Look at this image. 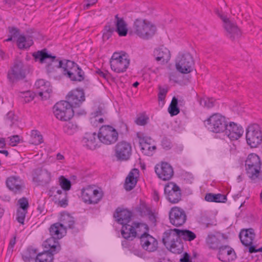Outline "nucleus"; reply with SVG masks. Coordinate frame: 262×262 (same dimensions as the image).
Returning <instances> with one entry per match:
<instances>
[{
    "instance_id": "obj_1",
    "label": "nucleus",
    "mask_w": 262,
    "mask_h": 262,
    "mask_svg": "<svg viewBox=\"0 0 262 262\" xmlns=\"http://www.w3.org/2000/svg\"><path fill=\"white\" fill-rule=\"evenodd\" d=\"M246 173L253 183L262 181L261 162L259 157L256 154H249L245 161Z\"/></svg>"
},
{
    "instance_id": "obj_2",
    "label": "nucleus",
    "mask_w": 262,
    "mask_h": 262,
    "mask_svg": "<svg viewBox=\"0 0 262 262\" xmlns=\"http://www.w3.org/2000/svg\"><path fill=\"white\" fill-rule=\"evenodd\" d=\"M63 75L73 81H82L84 79V72L75 62L66 60L62 71Z\"/></svg>"
},
{
    "instance_id": "obj_3",
    "label": "nucleus",
    "mask_w": 262,
    "mask_h": 262,
    "mask_svg": "<svg viewBox=\"0 0 262 262\" xmlns=\"http://www.w3.org/2000/svg\"><path fill=\"white\" fill-rule=\"evenodd\" d=\"M53 109L54 115L61 121L70 120L75 114V111L71 107V104L66 100L57 102L54 105Z\"/></svg>"
},
{
    "instance_id": "obj_4",
    "label": "nucleus",
    "mask_w": 262,
    "mask_h": 262,
    "mask_svg": "<svg viewBox=\"0 0 262 262\" xmlns=\"http://www.w3.org/2000/svg\"><path fill=\"white\" fill-rule=\"evenodd\" d=\"M32 56L35 61H39L41 63L49 62L57 69L61 68L63 70L64 61L57 58L56 56L52 55L46 48L34 52Z\"/></svg>"
},
{
    "instance_id": "obj_5",
    "label": "nucleus",
    "mask_w": 262,
    "mask_h": 262,
    "mask_svg": "<svg viewBox=\"0 0 262 262\" xmlns=\"http://www.w3.org/2000/svg\"><path fill=\"white\" fill-rule=\"evenodd\" d=\"M206 127L213 133L224 132L228 124L225 117L219 113L210 116L204 121Z\"/></svg>"
},
{
    "instance_id": "obj_6",
    "label": "nucleus",
    "mask_w": 262,
    "mask_h": 262,
    "mask_svg": "<svg viewBox=\"0 0 262 262\" xmlns=\"http://www.w3.org/2000/svg\"><path fill=\"white\" fill-rule=\"evenodd\" d=\"M111 68L116 73H123L128 68L130 60L125 52H115L110 59Z\"/></svg>"
},
{
    "instance_id": "obj_7",
    "label": "nucleus",
    "mask_w": 262,
    "mask_h": 262,
    "mask_svg": "<svg viewBox=\"0 0 262 262\" xmlns=\"http://www.w3.org/2000/svg\"><path fill=\"white\" fill-rule=\"evenodd\" d=\"M246 139L251 148L257 147L262 142V133L260 126L257 124L249 125L246 129Z\"/></svg>"
},
{
    "instance_id": "obj_8",
    "label": "nucleus",
    "mask_w": 262,
    "mask_h": 262,
    "mask_svg": "<svg viewBox=\"0 0 262 262\" xmlns=\"http://www.w3.org/2000/svg\"><path fill=\"white\" fill-rule=\"evenodd\" d=\"M97 137L102 143L110 145L117 141L118 133L112 126L103 125L100 128Z\"/></svg>"
},
{
    "instance_id": "obj_9",
    "label": "nucleus",
    "mask_w": 262,
    "mask_h": 262,
    "mask_svg": "<svg viewBox=\"0 0 262 262\" xmlns=\"http://www.w3.org/2000/svg\"><path fill=\"white\" fill-rule=\"evenodd\" d=\"M194 64L193 57L189 53L179 55L176 58V68L178 71L182 74H188L192 71Z\"/></svg>"
},
{
    "instance_id": "obj_10",
    "label": "nucleus",
    "mask_w": 262,
    "mask_h": 262,
    "mask_svg": "<svg viewBox=\"0 0 262 262\" xmlns=\"http://www.w3.org/2000/svg\"><path fill=\"white\" fill-rule=\"evenodd\" d=\"M103 193L101 190L88 186L81 190V198L83 201L88 204H98L102 199Z\"/></svg>"
},
{
    "instance_id": "obj_11",
    "label": "nucleus",
    "mask_w": 262,
    "mask_h": 262,
    "mask_svg": "<svg viewBox=\"0 0 262 262\" xmlns=\"http://www.w3.org/2000/svg\"><path fill=\"white\" fill-rule=\"evenodd\" d=\"M114 156L118 161H126L130 159L132 148L130 143L121 141L118 142L115 146Z\"/></svg>"
},
{
    "instance_id": "obj_12",
    "label": "nucleus",
    "mask_w": 262,
    "mask_h": 262,
    "mask_svg": "<svg viewBox=\"0 0 262 262\" xmlns=\"http://www.w3.org/2000/svg\"><path fill=\"white\" fill-rule=\"evenodd\" d=\"M122 225L121 233L122 237L128 241H132L134 238L137 237V231L135 228H143L147 229V225L143 223H139L134 222L132 225H129L128 223L121 224Z\"/></svg>"
},
{
    "instance_id": "obj_13",
    "label": "nucleus",
    "mask_w": 262,
    "mask_h": 262,
    "mask_svg": "<svg viewBox=\"0 0 262 262\" xmlns=\"http://www.w3.org/2000/svg\"><path fill=\"white\" fill-rule=\"evenodd\" d=\"M168 215L170 223L176 227L182 226L187 220L185 211L179 207H172L169 212Z\"/></svg>"
},
{
    "instance_id": "obj_14",
    "label": "nucleus",
    "mask_w": 262,
    "mask_h": 262,
    "mask_svg": "<svg viewBox=\"0 0 262 262\" xmlns=\"http://www.w3.org/2000/svg\"><path fill=\"white\" fill-rule=\"evenodd\" d=\"M164 194L167 200L171 203H177L181 200V190L173 182H169L165 186Z\"/></svg>"
},
{
    "instance_id": "obj_15",
    "label": "nucleus",
    "mask_w": 262,
    "mask_h": 262,
    "mask_svg": "<svg viewBox=\"0 0 262 262\" xmlns=\"http://www.w3.org/2000/svg\"><path fill=\"white\" fill-rule=\"evenodd\" d=\"M144 232L140 236V243L142 248L149 252H154L158 248V242L156 238L148 233L149 228L147 226V229H144Z\"/></svg>"
},
{
    "instance_id": "obj_16",
    "label": "nucleus",
    "mask_w": 262,
    "mask_h": 262,
    "mask_svg": "<svg viewBox=\"0 0 262 262\" xmlns=\"http://www.w3.org/2000/svg\"><path fill=\"white\" fill-rule=\"evenodd\" d=\"M155 171L158 178L163 181L170 180L174 173L172 167L166 162L156 164Z\"/></svg>"
},
{
    "instance_id": "obj_17",
    "label": "nucleus",
    "mask_w": 262,
    "mask_h": 262,
    "mask_svg": "<svg viewBox=\"0 0 262 262\" xmlns=\"http://www.w3.org/2000/svg\"><path fill=\"white\" fill-rule=\"evenodd\" d=\"M217 14L224 23V27L227 32V36L232 40L238 38L241 33L237 26L232 23L226 16L220 13H218Z\"/></svg>"
},
{
    "instance_id": "obj_18",
    "label": "nucleus",
    "mask_w": 262,
    "mask_h": 262,
    "mask_svg": "<svg viewBox=\"0 0 262 262\" xmlns=\"http://www.w3.org/2000/svg\"><path fill=\"white\" fill-rule=\"evenodd\" d=\"M67 102L71 104V107L74 108L79 107L85 100V95L82 89L77 88L69 93L66 97Z\"/></svg>"
},
{
    "instance_id": "obj_19",
    "label": "nucleus",
    "mask_w": 262,
    "mask_h": 262,
    "mask_svg": "<svg viewBox=\"0 0 262 262\" xmlns=\"http://www.w3.org/2000/svg\"><path fill=\"white\" fill-rule=\"evenodd\" d=\"M51 180V173L46 169L37 168L34 170L33 181L38 185L45 186L48 184Z\"/></svg>"
},
{
    "instance_id": "obj_20",
    "label": "nucleus",
    "mask_w": 262,
    "mask_h": 262,
    "mask_svg": "<svg viewBox=\"0 0 262 262\" xmlns=\"http://www.w3.org/2000/svg\"><path fill=\"white\" fill-rule=\"evenodd\" d=\"M17 222L24 225L30 206L28 199L26 197L20 198L17 200Z\"/></svg>"
},
{
    "instance_id": "obj_21",
    "label": "nucleus",
    "mask_w": 262,
    "mask_h": 262,
    "mask_svg": "<svg viewBox=\"0 0 262 262\" xmlns=\"http://www.w3.org/2000/svg\"><path fill=\"white\" fill-rule=\"evenodd\" d=\"M217 258L223 262H229L234 260L236 255L233 249L229 246H221L219 249Z\"/></svg>"
},
{
    "instance_id": "obj_22",
    "label": "nucleus",
    "mask_w": 262,
    "mask_h": 262,
    "mask_svg": "<svg viewBox=\"0 0 262 262\" xmlns=\"http://www.w3.org/2000/svg\"><path fill=\"white\" fill-rule=\"evenodd\" d=\"M59 224L63 230L67 229H71L73 233H77L79 229L76 227L74 218L67 213H62L59 219Z\"/></svg>"
},
{
    "instance_id": "obj_23",
    "label": "nucleus",
    "mask_w": 262,
    "mask_h": 262,
    "mask_svg": "<svg viewBox=\"0 0 262 262\" xmlns=\"http://www.w3.org/2000/svg\"><path fill=\"white\" fill-rule=\"evenodd\" d=\"M224 132L231 140H236L243 135L244 129L241 126L230 122L229 124H227Z\"/></svg>"
},
{
    "instance_id": "obj_24",
    "label": "nucleus",
    "mask_w": 262,
    "mask_h": 262,
    "mask_svg": "<svg viewBox=\"0 0 262 262\" xmlns=\"http://www.w3.org/2000/svg\"><path fill=\"white\" fill-rule=\"evenodd\" d=\"M132 212L127 209H121L119 207L116 209L114 214V217L116 219V221L120 224L128 223L131 220Z\"/></svg>"
},
{
    "instance_id": "obj_25",
    "label": "nucleus",
    "mask_w": 262,
    "mask_h": 262,
    "mask_svg": "<svg viewBox=\"0 0 262 262\" xmlns=\"http://www.w3.org/2000/svg\"><path fill=\"white\" fill-rule=\"evenodd\" d=\"M255 237V234L253 228L243 229L239 234L241 242L244 246L253 244Z\"/></svg>"
},
{
    "instance_id": "obj_26",
    "label": "nucleus",
    "mask_w": 262,
    "mask_h": 262,
    "mask_svg": "<svg viewBox=\"0 0 262 262\" xmlns=\"http://www.w3.org/2000/svg\"><path fill=\"white\" fill-rule=\"evenodd\" d=\"M115 20L111 21V22L114 23L115 31L118 33L120 36H125L128 32L125 21L123 18L119 17L118 14L115 15Z\"/></svg>"
},
{
    "instance_id": "obj_27",
    "label": "nucleus",
    "mask_w": 262,
    "mask_h": 262,
    "mask_svg": "<svg viewBox=\"0 0 262 262\" xmlns=\"http://www.w3.org/2000/svg\"><path fill=\"white\" fill-rule=\"evenodd\" d=\"M154 54L156 60L161 63L167 62L170 58L169 50L163 46L156 49Z\"/></svg>"
},
{
    "instance_id": "obj_28",
    "label": "nucleus",
    "mask_w": 262,
    "mask_h": 262,
    "mask_svg": "<svg viewBox=\"0 0 262 262\" xmlns=\"http://www.w3.org/2000/svg\"><path fill=\"white\" fill-rule=\"evenodd\" d=\"M58 239L52 236L47 239L43 243V246L47 249L46 250L52 252L53 254L58 253L61 250Z\"/></svg>"
},
{
    "instance_id": "obj_29",
    "label": "nucleus",
    "mask_w": 262,
    "mask_h": 262,
    "mask_svg": "<svg viewBox=\"0 0 262 262\" xmlns=\"http://www.w3.org/2000/svg\"><path fill=\"white\" fill-rule=\"evenodd\" d=\"M177 230L178 229H169L163 233L162 241L165 246H169L172 242H173L176 237L180 236Z\"/></svg>"
},
{
    "instance_id": "obj_30",
    "label": "nucleus",
    "mask_w": 262,
    "mask_h": 262,
    "mask_svg": "<svg viewBox=\"0 0 262 262\" xmlns=\"http://www.w3.org/2000/svg\"><path fill=\"white\" fill-rule=\"evenodd\" d=\"M96 136V133H86L85 134L82 142L89 149H95L97 145Z\"/></svg>"
},
{
    "instance_id": "obj_31",
    "label": "nucleus",
    "mask_w": 262,
    "mask_h": 262,
    "mask_svg": "<svg viewBox=\"0 0 262 262\" xmlns=\"http://www.w3.org/2000/svg\"><path fill=\"white\" fill-rule=\"evenodd\" d=\"M17 48L20 50L29 49L33 44V41L29 37L20 34V31L17 29Z\"/></svg>"
},
{
    "instance_id": "obj_32",
    "label": "nucleus",
    "mask_w": 262,
    "mask_h": 262,
    "mask_svg": "<svg viewBox=\"0 0 262 262\" xmlns=\"http://www.w3.org/2000/svg\"><path fill=\"white\" fill-rule=\"evenodd\" d=\"M147 21L146 20H142L141 19H137L134 23V29L135 33L140 38L143 39V36L145 35L144 32L145 27L146 26Z\"/></svg>"
},
{
    "instance_id": "obj_33",
    "label": "nucleus",
    "mask_w": 262,
    "mask_h": 262,
    "mask_svg": "<svg viewBox=\"0 0 262 262\" xmlns=\"http://www.w3.org/2000/svg\"><path fill=\"white\" fill-rule=\"evenodd\" d=\"M26 70L25 69H20L18 72H17V86L21 88L22 89H28L30 85V82L26 80Z\"/></svg>"
},
{
    "instance_id": "obj_34",
    "label": "nucleus",
    "mask_w": 262,
    "mask_h": 262,
    "mask_svg": "<svg viewBox=\"0 0 262 262\" xmlns=\"http://www.w3.org/2000/svg\"><path fill=\"white\" fill-rule=\"evenodd\" d=\"M205 200L209 202L225 203L227 199L226 195L221 193H208L205 195Z\"/></svg>"
},
{
    "instance_id": "obj_35",
    "label": "nucleus",
    "mask_w": 262,
    "mask_h": 262,
    "mask_svg": "<svg viewBox=\"0 0 262 262\" xmlns=\"http://www.w3.org/2000/svg\"><path fill=\"white\" fill-rule=\"evenodd\" d=\"M54 254L48 250H45L37 254L35 261V262H53Z\"/></svg>"
},
{
    "instance_id": "obj_36",
    "label": "nucleus",
    "mask_w": 262,
    "mask_h": 262,
    "mask_svg": "<svg viewBox=\"0 0 262 262\" xmlns=\"http://www.w3.org/2000/svg\"><path fill=\"white\" fill-rule=\"evenodd\" d=\"M63 228L59 222L52 224L50 228L49 232L51 236L55 237L57 239H60L63 237L62 232L61 231Z\"/></svg>"
},
{
    "instance_id": "obj_37",
    "label": "nucleus",
    "mask_w": 262,
    "mask_h": 262,
    "mask_svg": "<svg viewBox=\"0 0 262 262\" xmlns=\"http://www.w3.org/2000/svg\"><path fill=\"white\" fill-rule=\"evenodd\" d=\"M206 242L212 249H217L222 246L221 239L212 234L208 235Z\"/></svg>"
},
{
    "instance_id": "obj_38",
    "label": "nucleus",
    "mask_w": 262,
    "mask_h": 262,
    "mask_svg": "<svg viewBox=\"0 0 262 262\" xmlns=\"http://www.w3.org/2000/svg\"><path fill=\"white\" fill-rule=\"evenodd\" d=\"M170 251L174 253H181L183 249V243L180 236L176 237L173 242L169 246Z\"/></svg>"
},
{
    "instance_id": "obj_39",
    "label": "nucleus",
    "mask_w": 262,
    "mask_h": 262,
    "mask_svg": "<svg viewBox=\"0 0 262 262\" xmlns=\"http://www.w3.org/2000/svg\"><path fill=\"white\" fill-rule=\"evenodd\" d=\"M136 184V178L134 177L133 172L130 171L125 179L124 188L126 191H130L135 187Z\"/></svg>"
},
{
    "instance_id": "obj_40",
    "label": "nucleus",
    "mask_w": 262,
    "mask_h": 262,
    "mask_svg": "<svg viewBox=\"0 0 262 262\" xmlns=\"http://www.w3.org/2000/svg\"><path fill=\"white\" fill-rule=\"evenodd\" d=\"M115 30V28L114 27V23H113L111 21L108 22L104 26L103 30V39L104 40H106L110 39Z\"/></svg>"
},
{
    "instance_id": "obj_41",
    "label": "nucleus",
    "mask_w": 262,
    "mask_h": 262,
    "mask_svg": "<svg viewBox=\"0 0 262 262\" xmlns=\"http://www.w3.org/2000/svg\"><path fill=\"white\" fill-rule=\"evenodd\" d=\"M177 231L179 232L181 238H182L186 241H191L196 238V234L189 230H181L178 229Z\"/></svg>"
},
{
    "instance_id": "obj_42",
    "label": "nucleus",
    "mask_w": 262,
    "mask_h": 262,
    "mask_svg": "<svg viewBox=\"0 0 262 262\" xmlns=\"http://www.w3.org/2000/svg\"><path fill=\"white\" fill-rule=\"evenodd\" d=\"M156 31V26L147 21L144 30L146 34L144 35L143 39H148L151 38L155 34Z\"/></svg>"
},
{
    "instance_id": "obj_43",
    "label": "nucleus",
    "mask_w": 262,
    "mask_h": 262,
    "mask_svg": "<svg viewBox=\"0 0 262 262\" xmlns=\"http://www.w3.org/2000/svg\"><path fill=\"white\" fill-rule=\"evenodd\" d=\"M52 90L50 82L48 85H43L42 87L40 88L37 91V93H38V95L45 99H47L48 98H50V94L52 93Z\"/></svg>"
},
{
    "instance_id": "obj_44",
    "label": "nucleus",
    "mask_w": 262,
    "mask_h": 262,
    "mask_svg": "<svg viewBox=\"0 0 262 262\" xmlns=\"http://www.w3.org/2000/svg\"><path fill=\"white\" fill-rule=\"evenodd\" d=\"M19 94V98L21 99L22 101L25 103L31 101L35 95L33 92L29 90L20 91Z\"/></svg>"
},
{
    "instance_id": "obj_45",
    "label": "nucleus",
    "mask_w": 262,
    "mask_h": 262,
    "mask_svg": "<svg viewBox=\"0 0 262 262\" xmlns=\"http://www.w3.org/2000/svg\"><path fill=\"white\" fill-rule=\"evenodd\" d=\"M140 146L141 147L142 152L144 155L148 156H152L156 149L155 145L151 146V144L146 143H141Z\"/></svg>"
},
{
    "instance_id": "obj_46",
    "label": "nucleus",
    "mask_w": 262,
    "mask_h": 262,
    "mask_svg": "<svg viewBox=\"0 0 262 262\" xmlns=\"http://www.w3.org/2000/svg\"><path fill=\"white\" fill-rule=\"evenodd\" d=\"M151 210L144 202H141L136 208V211L141 216L147 215Z\"/></svg>"
},
{
    "instance_id": "obj_47",
    "label": "nucleus",
    "mask_w": 262,
    "mask_h": 262,
    "mask_svg": "<svg viewBox=\"0 0 262 262\" xmlns=\"http://www.w3.org/2000/svg\"><path fill=\"white\" fill-rule=\"evenodd\" d=\"M215 100L213 98L203 97L199 99L200 104L207 108H212L214 106Z\"/></svg>"
},
{
    "instance_id": "obj_48",
    "label": "nucleus",
    "mask_w": 262,
    "mask_h": 262,
    "mask_svg": "<svg viewBox=\"0 0 262 262\" xmlns=\"http://www.w3.org/2000/svg\"><path fill=\"white\" fill-rule=\"evenodd\" d=\"M6 185L10 190L15 193L16 191V177L11 176L8 178L6 180Z\"/></svg>"
},
{
    "instance_id": "obj_49",
    "label": "nucleus",
    "mask_w": 262,
    "mask_h": 262,
    "mask_svg": "<svg viewBox=\"0 0 262 262\" xmlns=\"http://www.w3.org/2000/svg\"><path fill=\"white\" fill-rule=\"evenodd\" d=\"M32 143L39 145L43 142L42 135L37 130H32L31 134Z\"/></svg>"
},
{
    "instance_id": "obj_50",
    "label": "nucleus",
    "mask_w": 262,
    "mask_h": 262,
    "mask_svg": "<svg viewBox=\"0 0 262 262\" xmlns=\"http://www.w3.org/2000/svg\"><path fill=\"white\" fill-rule=\"evenodd\" d=\"M59 184L63 190L67 191L69 190L71 187V181L63 176L59 178Z\"/></svg>"
},
{
    "instance_id": "obj_51",
    "label": "nucleus",
    "mask_w": 262,
    "mask_h": 262,
    "mask_svg": "<svg viewBox=\"0 0 262 262\" xmlns=\"http://www.w3.org/2000/svg\"><path fill=\"white\" fill-rule=\"evenodd\" d=\"M77 129V126L72 122H68L64 127L63 131L68 135H73Z\"/></svg>"
},
{
    "instance_id": "obj_52",
    "label": "nucleus",
    "mask_w": 262,
    "mask_h": 262,
    "mask_svg": "<svg viewBox=\"0 0 262 262\" xmlns=\"http://www.w3.org/2000/svg\"><path fill=\"white\" fill-rule=\"evenodd\" d=\"M148 120L149 117L147 116L141 114L136 118L135 122L138 125L144 126L147 124Z\"/></svg>"
},
{
    "instance_id": "obj_53",
    "label": "nucleus",
    "mask_w": 262,
    "mask_h": 262,
    "mask_svg": "<svg viewBox=\"0 0 262 262\" xmlns=\"http://www.w3.org/2000/svg\"><path fill=\"white\" fill-rule=\"evenodd\" d=\"M8 78L9 81L14 83L16 80V67L14 64L11 70L8 72Z\"/></svg>"
},
{
    "instance_id": "obj_54",
    "label": "nucleus",
    "mask_w": 262,
    "mask_h": 262,
    "mask_svg": "<svg viewBox=\"0 0 262 262\" xmlns=\"http://www.w3.org/2000/svg\"><path fill=\"white\" fill-rule=\"evenodd\" d=\"M159 93H158V100L159 101H164L166 95L168 92V89L167 88H162L161 86H159Z\"/></svg>"
},
{
    "instance_id": "obj_55",
    "label": "nucleus",
    "mask_w": 262,
    "mask_h": 262,
    "mask_svg": "<svg viewBox=\"0 0 262 262\" xmlns=\"http://www.w3.org/2000/svg\"><path fill=\"white\" fill-rule=\"evenodd\" d=\"M161 146L164 149L167 150L171 149L172 147V144L168 138L164 137L161 140Z\"/></svg>"
},
{
    "instance_id": "obj_56",
    "label": "nucleus",
    "mask_w": 262,
    "mask_h": 262,
    "mask_svg": "<svg viewBox=\"0 0 262 262\" xmlns=\"http://www.w3.org/2000/svg\"><path fill=\"white\" fill-rule=\"evenodd\" d=\"M168 111L171 116H174L180 113V108L178 105L170 104L168 107Z\"/></svg>"
},
{
    "instance_id": "obj_57",
    "label": "nucleus",
    "mask_w": 262,
    "mask_h": 262,
    "mask_svg": "<svg viewBox=\"0 0 262 262\" xmlns=\"http://www.w3.org/2000/svg\"><path fill=\"white\" fill-rule=\"evenodd\" d=\"M16 243V236H14L13 238H12L9 243V246L8 248L7 255H11L13 251V248Z\"/></svg>"
},
{
    "instance_id": "obj_58",
    "label": "nucleus",
    "mask_w": 262,
    "mask_h": 262,
    "mask_svg": "<svg viewBox=\"0 0 262 262\" xmlns=\"http://www.w3.org/2000/svg\"><path fill=\"white\" fill-rule=\"evenodd\" d=\"M49 84V81H46L44 79H38L35 83V86L37 90L43 85H48Z\"/></svg>"
},
{
    "instance_id": "obj_59",
    "label": "nucleus",
    "mask_w": 262,
    "mask_h": 262,
    "mask_svg": "<svg viewBox=\"0 0 262 262\" xmlns=\"http://www.w3.org/2000/svg\"><path fill=\"white\" fill-rule=\"evenodd\" d=\"M138 137L140 140L139 144H141V143H146V144H148L149 143V144H151V143H152L151 142L152 141V140L151 138V137H147V136L141 137V136H138Z\"/></svg>"
},
{
    "instance_id": "obj_60",
    "label": "nucleus",
    "mask_w": 262,
    "mask_h": 262,
    "mask_svg": "<svg viewBox=\"0 0 262 262\" xmlns=\"http://www.w3.org/2000/svg\"><path fill=\"white\" fill-rule=\"evenodd\" d=\"M64 197L60 199V197L58 198V204L61 207H66L68 205L67 193L64 192Z\"/></svg>"
},
{
    "instance_id": "obj_61",
    "label": "nucleus",
    "mask_w": 262,
    "mask_h": 262,
    "mask_svg": "<svg viewBox=\"0 0 262 262\" xmlns=\"http://www.w3.org/2000/svg\"><path fill=\"white\" fill-rule=\"evenodd\" d=\"M27 251L28 253H29V255L31 256L32 259H34L35 257L36 258L37 252L36 249L32 247H30L27 248Z\"/></svg>"
},
{
    "instance_id": "obj_62",
    "label": "nucleus",
    "mask_w": 262,
    "mask_h": 262,
    "mask_svg": "<svg viewBox=\"0 0 262 262\" xmlns=\"http://www.w3.org/2000/svg\"><path fill=\"white\" fill-rule=\"evenodd\" d=\"M48 64L46 66V71L47 73L49 74L52 73H54L56 71V69H57L56 67H54L53 65L50 64L49 62H47Z\"/></svg>"
},
{
    "instance_id": "obj_63",
    "label": "nucleus",
    "mask_w": 262,
    "mask_h": 262,
    "mask_svg": "<svg viewBox=\"0 0 262 262\" xmlns=\"http://www.w3.org/2000/svg\"><path fill=\"white\" fill-rule=\"evenodd\" d=\"M180 262H192L190 256L188 253L185 252L180 259Z\"/></svg>"
},
{
    "instance_id": "obj_64",
    "label": "nucleus",
    "mask_w": 262,
    "mask_h": 262,
    "mask_svg": "<svg viewBox=\"0 0 262 262\" xmlns=\"http://www.w3.org/2000/svg\"><path fill=\"white\" fill-rule=\"evenodd\" d=\"M96 73L99 75V76L105 79H108L110 74L108 72H103L100 69L96 70Z\"/></svg>"
}]
</instances>
